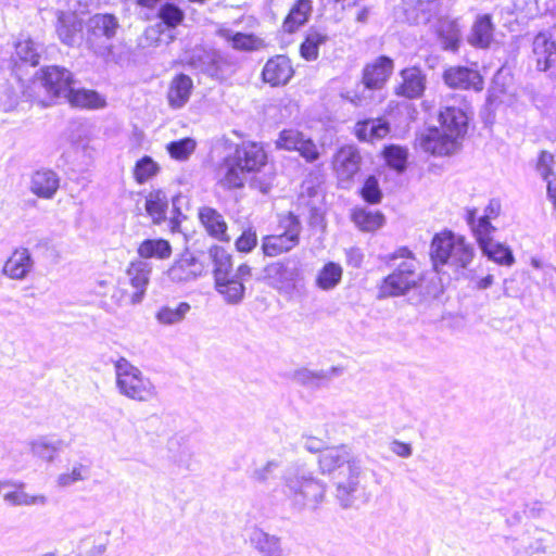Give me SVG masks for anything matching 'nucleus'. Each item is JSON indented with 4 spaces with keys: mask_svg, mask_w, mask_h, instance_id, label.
Returning a JSON list of instances; mask_svg holds the SVG:
<instances>
[{
    "mask_svg": "<svg viewBox=\"0 0 556 556\" xmlns=\"http://www.w3.org/2000/svg\"><path fill=\"white\" fill-rule=\"evenodd\" d=\"M317 463L321 475L331 476L338 472L334 497L343 509L353 507L365 490L362 484V462L348 445L342 444L326 447L318 455Z\"/></svg>",
    "mask_w": 556,
    "mask_h": 556,
    "instance_id": "f257e3e1",
    "label": "nucleus"
},
{
    "mask_svg": "<svg viewBox=\"0 0 556 556\" xmlns=\"http://www.w3.org/2000/svg\"><path fill=\"white\" fill-rule=\"evenodd\" d=\"M326 492L327 484L304 468L289 469L283 477V493L295 513L318 509Z\"/></svg>",
    "mask_w": 556,
    "mask_h": 556,
    "instance_id": "f03ea898",
    "label": "nucleus"
},
{
    "mask_svg": "<svg viewBox=\"0 0 556 556\" xmlns=\"http://www.w3.org/2000/svg\"><path fill=\"white\" fill-rule=\"evenodd\" d=\"M383 260L392 271L379 286L380 298L401 296L419 286L421 277L417 271L418 263L407 248H400Z\"/></svg>",
    "mask_w": 556,
    "mask_h": 556,
    "instance_id": "7ed1b4c3",
    "label": "nucleus"
},
{
    "mask_svg": "<svg viewBox=\"0 0 556 556\" xmlns=\"http://www.w3.org/2000/svg\"><path fill=\"white\" fill-rule=\"evenodd\" d=\"M267 165V154L256 142H242L232 155L225 160L222 184L227 188L243 186L247 173L261 172Z\"/></svg>",
    "mask_w": 556,
    "mask_h": 556,
    "instance_id": "20e7f679",
    "label": "nucleus"
},
{
    "mask_svg": "<svg viewBox=\"0 0 556 556\" xmlns=\"http://www.w3.org/2000/svg\"><path fill=\"white\" fill-rule=\"evenodd\" d=\"M114 372L116 390L121 395L139 403L156 400V386L127 358L119 357L114 362Z\"/></svg>",
    "mask_w": 556,
    "mask_h": 556,
    "instance_id": "39448f33",
    "label": "nucleus"
},
{
    "mask_svg": "<svg viewBox=\"0 0 556 556\" xmlns=\"http://www.w3.org/2000/svg\"><path fill=\"white\" fill-rule=\"evenodd\" d=\"M473 256L471 247L465 243L463 237L452 232L434 236L431 243V257L439 270V265H448L455 269L466 267Z\"/></svg>",
    "mask_w": 556,
    "mask_h": 556,
    "instance_id": "423d86ee",
    "label": "nucleus"
},
{
    "mask_svg": "<svg viewBox=\"0 0 556 556\" xmlns=\"http://www.w3.org/2000/svg\"><path fill=\"white\" fill-rule=\"evenodd\" d=\"M263 275L271 288L283 294H292L304 280L302 264L298 257L271 262L264 267Z\"/></svg>",
    "mask_w": 556,
    "mask_h": 556,
    "instance_id": "0eeeda50",
    "label": "nucleus"
},
{
    "mask_svg": "<svg viewBox=\"0 0 556 556\" xmlns=\"http://www.w3.org/2000/svg\"><path fill=\"white\" fill-rule=\"evenodd\" d=\"M277 235L265 236L262 239V250L266 256L275 257L288 253L300 243L302 225L298 216L287 213L279 217Z\"/></svg>",
    "mask_w": 556,
    "mask_h": 556,
    "instance_id": "6e6552de",
    "label": "nucleus"
},
{
    "mask_svg": "<svg viewBox=\"0 0 556 556\" xmlns=\"http://www.w3.org/2000/svg\"><path fill=\"white\" fill-rule=\"evenodd\" d=\"M86 28L87 40L94 47V52L102 56L110 54L111 41L121 29L118 18L110 13H97L88 18Z\"/></svg>",
    "mask_w": 556,
    "mask_h": 556,
    "instance_id": "1a4fd4ad",
    "label": "nucleus"
},
{
    "mask_svg": "<svg viewBox=\"0 0 556 556\" xmlns=\"http://www.w3.org/2000/svg\"><path fill=\"white\" fill-rule=\"evenodd\" d=\"M152 265L144 260H134L129 263L122 286L128 285L131 291L124 289L123 300L130 305L140 304L146 295L147 288L150 282Z\"/></svg>",
    "mask_w": 556,
    "mask_h": 556,
    "instance_id": "9d476101",
    "label": "nucleus"
},
{
    "mask_svg": "<svg viewBox=\"0 0 556 556\" xmlns=\"http://www.w3.org/2000/svg\"><path fill=\"white\" fill-rule=\"evenodd\" d=\"M393 71V61L388 56H379L372 63L367 64L363 71L362 91L356 90L351 101L356 105H363L371 90L381 89Z\"/></svg>",
    "mask_w": 556,
    "mask_h": 556,
    "instance_id": "9b49d317",
    "label": "nucleus"
},
{
    "mask_svg": "<svg viewBox=\"0 0 556 556\" xmlns=\"http://www.w3.org/2000/svg\"><path fill=\"white\" fill-rule=\"evenodd\" d=\"M72 74L63 67L49 66L42 70L37 84L42 87L51 100L64 98L70 92Z\"/></svg>",
    "mask_w": 556,
    "mask_h": 556,
    "instance_id": "f8f14e48",
    "label": "nucleus"
},
{
    "mask_svg": "<svg viewBox=\"0 0 556 556\" xmlns=\"http://www.w3.org/2000/svg\"><path fill=\"white\" fill-rule=\"evenodd\" d=\"M361 154L353 146H344L333 157V169L341 184L350 182L361 167Z\"/></svg>",
    "mask_w": 556,
    "mask_h": 556,
    "instance_id": "ddd939ff",
    "label": "nucleus"
},
{
    "mask_svg": "<svg viewBox=\"0 0 556 556\" xmlns=\"http://www.w3.org/2000/svg\"><path fill=\"white\" fill-rule=\"evenodd\" d=\"M400 77L402 81L395 87V94L407 99H418L424 94L427 77L419 67H406L401 71Z\"/></svg>",
    "mask_w": 556,
    "mask_h": 556,
    "instance_id": "4468645a",
    "label": "nucleus"
},
{
    "mask_svg": "<svg viewBox=\"0 0 556 556\" xmlns=\"http://www.w3.org/2000/svg\"><path fill=\"white\" fill-rule=\"evenodd\" d=\"M445 84L451 88L473 89L481 91L483 89V78L476 70L464 66H453L443 74Z\"/></svg>",
    "mask_w": 556,
    "mask_h": 556,
    "instance_id": "2eb2a0df",
    "label": "nucleus"
},
{
    "mask_svg": "<svg viewBox=\"0 0 556 556\" xmlns=\"http://www.w3.org/2000/svg\"><path fill=\"white\" fill-rule=\"evenodd\" d=\"M34 258L27 248L15 249L5 261L2 273L10 279L24 280L33 270Z\"/></svg>",
    "mask_w": 556,
    "mask_h": 556,
    "instance_id": "dca6fc26",
    "label": "nucleus"
},
{
    "mask_svg": "<svg viewBox=\"0 0 556 556\" xmlns=\"http://www.w3.org/2000/svg\"><path fill=\"white\" fill-rule=\"evenodd\" d=\"M59 188L60 176L52 169L40 168L30 176L29 190L40 199H53Z\"/></svg>",
    "mask_w": 556,
    "mask_h": 556,
    "instance_id": "f3484780",
    "label": "nucleus"
},
{
    "mask_svg": "<svg viewBox=\"0 0 556 556\" xmlns=\"http://www.w3.org/2000/svg\"><path fill=\"white\" fill-rule=\"evenodd\" d=\"M458 140L451 138L443 129H430L419 139V146L425 152L433 155H447L457 149Z\"/></svg>",
    "mask_w": 556,
    "mask_h": 556,
    "instance_id": "a211bd4d",
    "label": "nucleus"
},
{
    "mask_svg": "<svg viewBox=\"0 0 556 556\" xmlns=\"http://www.w3.org/2000/svg\"><path fill=\"white\" fill-rule=\"evenodd\" d=\"M27 444L34 457L47 463L54 462L56 456L70 446V443L65 440L52 435H39L31 439Z\"/></svg>",
    "mask_w": 556,
    "mask_h": 556,
    "instance_id": "6ab92c4d",
    "label": "nucleus"
},
{
    "mask_svg": "<svg viewBox=\"0 0 556 556\" xmlns=\"http://www.w3.org/2000/svg\"><path fill=\"white\" fill-rule=\"evenodd\" d=\"M292 75L291 62L285 55H276L269 59L262 72L264 81L271 86L286 85Z\"/></svg>",
    "mask_w": 556,
    "mask_h": 556,
    "instance_id": "aec40b11",
    "label": "nucleus"
},
{
    "mask_svg": "<svg viewBox=\"0 0 556 556\" xmlns=\"http://www.w3.org/2000/svg\"><path fill=\"white\" fill-rule=\"evenodd\" d=\"M439 118L441 129L446 131L451 138L458 140L466 134L468 117L463 109L445 105L441 110Z\"/></svg>",
    "mask_w": 556,
    "mask_h": 556,
    "instance_id": "412c9836",
    "label": "nucleus"
},
{
    "mask_svg": "<svg viewBox=\"0 0 556 556\" xmlns=\"http://www.w3.org/2000/svg\"><path fill=\"white\" fill-rule=\"evenodd\" d=\"M203 264L190 253H184L168 269V277L173 281H189L202 275Z\"/></svg>",
    "mask_w": 556,
    "mask_h": 556,
    "instance_id": "4be33fe9",
    "label": "nucleus"
},
{
    "mask_svg": "<svg viewBox=\"0 0 556 556\" xmlns=\"http://www.w3.org/2000/svg\"><path fill=\"white\" fill-rule=\"evenodd\" d=\"M199 219L212 238L223 242L230 241L227 223L218 211L210 206H203L199 210Z\"/></svg>",
    "mask_w": 556,
    "mask_h": 556,
    "instance_id": "5701e85b",
    "label": "nucleus"
},
{
    "mask_svg": "<svg viewBox=\"0 0 556 556\" xmlns=\"http://www.w3.org/2000/svg\"><path fill=\"white\" fill-rule=\"evenodd\" d=\"M533 54L535 68L539 72L548 71L554 64L556 41L544 33L538 34L533 41Z\"/></svg>",
    "mask_w": 556,
    "mask_h": 556,
    "instance_id": "b1692460",
    "label": "nucleus"
},
{
    "mask_svg": "<svg viewBox=\"0 0 556 556\" xmlns=\"http://www.w3.org/2000/svg\"><path fill=\"white\" fill-rule=\"evenodd\" d=\"M216 34L238 51L252 52L257 51L265 46L264 40L253 34L233 31L224 27L219 28Z\"/></svg>",
    "mask_w": 556,
    "mask_h": 556,
    "instance_id": "393cba45",
    "label": "nucleus"
},
{
    "mask_svg": "<svg viewBox=\"0 0 556 556\" xmlns=\"http://www.w3.org/2000/svg\"><path fill=\"white\" fill-rule=\"evenodd\" d=\"M193 89L192 79L185 74H179L170 81L167 100L173 109H181L189 101Z\"/></svg>",
    "mask_w": 556,
    "mask_h": 556,
    "instance_id": "a878e982",
    "label": "nucleus"
},
{
    "mask_svg": "<svg viewBox=\"0 0 556 556\" xmlns=\"http://www.w3.org/2000/svg\"><path fill=\"white\" fill-rule=\"evenodd\" d=\"M249 541L264 556H282L280 539L260 528L255 527L250 530Z\"/></svg>",
    "mask_w": 556,
    "mask_h": 556,
    "instance_id": "bb28decb",
    "label": "nucleus"
},
{
    "mask_svg": "<svg viewBox=\"0 0 556 556\" xmlns=\"http://www.w3.org/2000/svg\"><path fill=\"white\" fill-rule=\"evenodd\" d=\"M65 99L76 108L80 109H102L106 105L105 98L102 97L94 90H89L85 88L74 89L71 87L70 92L66 94Z\"/></svg>",
    "mask_w": 556,
    "mask_h": 556,
    "instance_id": "cd10ccee",
    "label": "nucleus"
},
{
    "mask_svg": "<svg viewBox=\"0 0 556 556\" xmlns=\"http://www.w3.org/2000/svg\"><path fill=\"white\" fill-rule=\"evenodd\" d=\"M81 30V22L78 16L72 12H59L56 33L60 40L67 45L73 46L77 34Z\"/></svg>",
    "mask_w": 556,
    "mask_h": 556,
    "instance_id": "c85d7f7f",
    "label": "nucleus"
},
{
    "mask_svg": "<svg viewBox=\"0 0 556 556\" xmlns=\"http://www.w3.org/2000/svg\"><path fill=\"white\" fill-rule=\"evenodd\" d=\"M389 134V125L381 118L358 122L355 126V135L362 141L382 139Z\"/></svg>",
    "mask_w": 556,
    "mask_h": 556,
    "instance_id": "c756f323",
    "label": "nucleus"
},
{
    "mask_svg": "<svg viewBox=\"0 0 556 556\" xmlns=\"http://www.w3.org/2000/svg\"><path fill=\"white\" fill-rule=\"evenodd\" d=\"M240 67L239 60L231 54L215 50L213 66L211 67V77L224 80L237 73Z\"/></svg>",
    "mask_w": 556,
    "mask_h": 556,
    "instance_id": "7c9ffc66",
    "label": "nucleus"
},
{
    "mask_svg": "<svg viewBox=\"0 0 556 556\" xmlns=\"http://www.w3.org/2000/svg\"><path fill=\"white\" fill-rule=\"evenodd\" d=\"M137 253L138 260H167L172 255V247L165 239H146L139 244Z\"/></svg>",
    "mask_w": 556,
    "mask_h": 556,
    "instance_id": "2f4dec72",
    "label": "nucleus"
},
{
    "mask_svg": "<svg viewBox=\"0 0 556 556\" xmlns=\"http://www.w3.org/2000/svg\"><path fill=\"white\" fill-rule=\"evenodd\" d=\"M340 369L331 367L329 370L313 371L306 368L296 370L294 372L295 382L306 387H320L325 382L329 381L333 376L340 374Z\"/></svg>",
    "mask_w": 556,
    "mask_h": 556,
    "instance_id": "473e14b6",
    "label": "nucleus"
},
{
    "mask_svg": "<svg viewBox=\"0 0 556 556\" xmlns=\"http://www.w3.org/2000/svg\"><path fill=\"white\" fill-rule=\"evenodd\" d=\"M343 269L341 265L334 262L326 263L316 276V286L324 290L329 291L334 289L341 281Z\"/></svg>",
    "mask_w": 556,
    "mask_h": 556,
    "instance_id": "72a5a7b5",
    "label": "nucleus"
},
{
    "mask_svg": "<svg viewBox=\"0 0 556 556\" xmlns=\"http://www.w3.org/2000/svg\"><path fill=\"white\" fill-rule=\"evenodd\" d=\"M17 490L8 492L3 495V500L12 506H45L48 502L43 494L30 495L26 493L24 483L14 484Z\"/></svg>",
    "mask_w": 556,
    "mask_h": 556,
    "instance_id": "f704fd0d",
    "label": "nucleus"
},
{
    "mask_svg": "<svg viewBox=\"0 0 556 556\" xmlns=\"http://www.w3.org/2000/svg\"><path fill=\"white\" fill-rule=\"evenodd\" d=\"M437 33L444 49L456 51L459 45L460 31L456 21L441 18L438 22Z\"/></svg>",
    "mask_w": 556,
    "mask_h": 556,
    "instance_id": "c9c22d12",
    "label": "nucleus"
},
{
    "mask_svg": "<svg viewBox=\"0 0 556 556\" xmlns=\"http://www.w3.org/2000/svg\"><path fill=\"white\" fill-rule=\"evenodd\" d=\"M313 10L311 0H298L285 21V28L292 33L304 25Z\"/></svg>",
    "mask_w": 556,
    "mask_h": 556,
    "instance_id": "e433bc0d",
    "label": "nucleus"
},
{
    "mask_svg": "<svg viewBox=\"0 0 556 556\" xmlns=\"http://www.w3.org/2000/svg\"><path fill=\"white\" fill-rule=\"evenodd\" d=\"M208 255L214 264L215 281H219L230 276L232 266L231 256L224 248L213 245L208 250Z\"/></svg>",
    "mask_w": 556,
    "mask_h": 556,
    "instance_id": "4c0bfd02",
    "label": "nucleus"
},
{
    "mask_svg": "<svg viewBox=\"0 0 556 556\" xmlns=\"http://www.w3.org/2000/svg\"><path fill=\"white\" fill-rule=\"evenodd\" d=\"M216 288L217 291L224 295L225 301L228 304L240 303L243 299L245 290L243 282L230 276L219 281H216Z\"/></svg>",
    "mask_w": 556,
    "mask_h": 556,
    "instance_id": "58836bf2",
    "label": "nucleus"
},
{
    "mask_svg": "<svg viewBox=\"0 0 556 556\" xmlns=\"http://www.w3.org/2000/svg\"><path fill=\"white\" fill-rule=\"evenodd\" d=\"M187 302H180L176 307L162 306L155 314V319L164 326H172L181 323L190 311Z\"/></svg>",
    "mask_w": 556,
    "mask_h": 556,
    "instance_id": "ea45409f",
    "label": "nucleus"
},
{
    "mask_svg": "<svg viewBox=\"0 0 556 556\" xmlns=\"http://www.w3.org/2000/svg\"><path fill=\"white\" fill-rule=\"evenodd\" d=\"M477 210L468 211L467 223L479 243L483 255H486V214L477 215Z\"/></svg>",
    "mask_w": 556,
    "mask_h": 556,
    "instance_id": "a19ab883",
    "label": "nucleus"
},
{
    "mask_svg": "<svg viewBox=\"0 0 556 556\" xmlns=\"http://www.w3.org/2000/svg\"><path fill=\"white\" fill-rule=\"evenodd\" d=\"M167 199L162 191L151 192L146 201V210L154 224H161L165 219Z\"/></svg>",
    "mask_w": 556,
    "mask_h": 556,
    "instance_id": "79ce46f5",
    "label": "nucleus"
},
{
    "mask_svg": "<svg viewBox=\"0 0 556 556\" xmlns=\"http://www.w3.org/2000/svg\"><path fill=\"white\" fill-rule=\"evenodd\" d=\"M353 220L364 231H374L384 223V216L378 211L358 210L353 214Z\"/></svg>",
    "mask_w": 556,
    "mask_h": 556,
    "instance_id": "37998d69",
    "label": "nucleus"
},
{
    "mask_svg": "<svg viewBox=\"0 0 556 556\" xmlns=\"http://www.w3.org/2000/svg\"><path fill=\"white\" fill-rule=\"evenodd\" d=\"M328 36L318 30L308 31L304 42L301 45V55L307 61H314L318 58L319 46L326 43Z\"/></svg>",
    "mask_w": 556,
    "mask_h": 556,
    "instance_id": "c03bdc74",
    "label": "nucleus"
},
{
    "mask_svg": "<svg viewBox=\"0 0 556 556\" xmlns=\"http://www.w3.org/2000/svg\"><path fill=\"white\" fill-rule=\"evenodd\" d=\"M215 58L214 49L195 48L189 58V64L195 70L211 76V67Z\"/></svg>",
    "mask_w": 556,
    "mask_h": 556,
    "instance_id": "a18cd8bd",
    "label": "nucleus"
},
{
    "mask_svg": "<svg viewBox=\"0 0 556 556\" xmlns=\"http://www.w3.org/2000/svg\"><path fill=\"white\" fill-rule=\"evenodd\" d=\"M15 51L22 61L30 65L35 66L39 63L40 46L31 39H21L15 46Z\"/></svg>",
    "mask_w": 556,
    "mask_h": 556,
    "instance_id": "49530a36",
    "label": "nucleus"
},
{
    "mask_svg": "<svg viewBox=\"0 0 556 556\" xmlns=\"http://www.w3.org/2000/svg\"><path fill=\"white\" fill-rule=\"evenodd\" d=\"M157 17L161 20L159 24H162V27L165 25L168 28H175L184 21L185 13L174 3H165L159 9Z\"/></svg>",
    "mask_w": 556,
    "mask_h": 556,
    "instance_id": "de8ad7c7",
    "label": "nucleus"
},
{
    "mask_svg": "<svg viewBox=\"0 0 556 556\" xmlns=\"http://www.w3.org/2000/svg\"><path fill=\"white\" fill-rule=\"evenodd\" d=\"M197 142L192 138H184L172 141L166 146L169 155L178 161H186L194 152Z\"/></svg>",
    "mask_w": 556,
    "mask_h": 556,
    "instance_id": "09e8293b",
    "label": "nucleus"
},
{
    "mask_svg": "<svg viewBox=\"0 0 556 556\" xmlns=\"http://www.w3.org/2000/svg\"><path fill=\"white\" fill-rule=\"evenodd\" d=\"M159 165L150 156H143L135 166L134 177L138 184H144L159 172Z\"/></svg>",
    "mask_w": 556,
    "mask_h": 556,
    "instance_id": "8fccbe9b",
    "label": "nucleus"
},
{
    "mask_svg": "<svg viewBox=\"0 0 556 556\" xmlns=\"http://www.w3.org/2000/svg\"><path fill=\"white\" fill-rule=\"evenodd\" d=\"M89 475V468L88 466L76 463L71 471L63 472L58 476L56 483L61 488H67L73 485L76 482L84 481L88 478Z\"/></svg>",
    "mask_w": 556,
    "mask_h": 556,
    "instance_id": "3c124183",
    "label": "nucleus"
},
{
    "mask_svg": "<svg viewBox=\"0 0 556 556\" xmlns=\"http://www.w3.org/2000/svg\"><path fill=\"white\" fill-rule=\"evenodd\" d=\"M407 155V150L399 146H389L384 149L388 165L397 172L406 168Z\"/></svg>",
    "mask_w": 556,
    "mask_h": 556,
    "instance_id": "603ef678",
    "label": "nucleus"
},
{
    "mask_svg": "<svg viewBox=\"0 0 556 556\" xmlns=\"http://www.w3.org/2000/svg\"><path fill=\"white\" fill-rule=\"evenodd\" d=\"M305 136L295 129H285L279 134L276 146L279 149L296 151Z\"/></svg>",
    "mask_w": 556,
    "mask_h": 556,
    "instance_id": "864d4df0",
    "label": "nucleus"
},
{
    "mask_svg": "<svg viewBox=\"0 0 556 556\" xmlns=\"http://www.w3.org/2000/svg\"><path fill=\"white\" fill-rule=\"evenodd\" d=\"M280 467L277 459H270L261 466H256L249 473L252 481L256 483H266Z\"/></svg>",
    "mask_w": 556,
    "mask_h": 556,
    "instance_id": "5fc2aeb1",
    "label": "nucleus"
},
{
    "mask_svg": "<svg viewBox=\"0 0 556 556\" xmlns=\"http://www.w3.org/2000/svg\"><path fill=\"white\" fill-rule=\"evenodd\" d=\"M486 15H481L472 25L471 31L468 35V42L473 47H486Z\"/></svg>",
    "mask_w": 556,
    "mask_h": 556,
    "instance_id": "6e6d98bb",
    "label": "nucleus"
},
{
    "mask_svg": "<svg viewBox=\"0 0 556 556\" xmlns=\"http://www.w3.org/2000/svg\"><path fill=\"white\" fill-rule=\"evenodd\" d=\"M363 199L371 204L379 203L382 198V192L379 188V182L375 176H369L362 188Z\"/></svg>",
    "mask_w": 556,
    "mask_h": 556,
    "instance_id": "4d7b16f0",
    "label": "nucleus"
},
{
    "mask_svg": "<svg viewBox=\"0 0 556 556\" xmlns=\"http://www.w3.org/2000/svg\"><path fill=\"white\" fill-rule=\"evenodd\" d=\"M489 258L504 266H510L515 261L511 250L502 244L489 247Z\"/></svg>",
    "mask_w": 556,
    "mask_h": 556,
    "instance_id": "13d9d810",
    "label": "nucleus"
},
{
    "mask_svg": "<svg viewBox=\"0 0 556 556\" xmlns=\"http://www.w3.org/2000/svg\"><path fill=\"white\" fill-rule=\"evenodd\" d=\"M257 244V236L255 230L249 228L244 230L236 240V248L240 252H251Z\"/></svg>",
    "mask_w": 556,
    "mask_h": 556,
    "instance_id": "bf43d9fd",
    "label": "nucleus"
},
{
    "mask_svg": "<svg viewBox=\"0 0 556 556\" xmlns=\"http://www.w3.org/2000/svg\"><path fill=\"white\" fill-rule=\"evenodd\" d=\"M296 151L308 163L317 161L320 155L316 143L307 137L303 138L302 143L299 146Z\"/></svg>",
    "mask_w": 556,
    "mask_h": 556,
    "instance_id": "052dcab7",
    "label": "nucleus"
},
{
    "mask_svg": "<svg viewBox=\"0 0 556 556\" xmlns=\"http://www.w3.org/2000/svg\"><path fill=\"white\" fill-rule=\"evenodd\" d=\"M554 155L547 151H542L536 161V169L545 180L553 175Z\"/></svg>",
    "mask_w": 556,
    "mask_h": 556,
    "instance_id": "680f3d73",
    "label": "nucleus"
},
{
    "mask_svg": "<svg viewBox=\"0 0 556 556\" xmlns=\"http://www.w3.org/2000/svg\"><path fill=\"white\" fill-rule=\"evenodd\" d=\"M390 451L403 458L410 457L413 454L412 445L399 440H393L390 443Z\"/></svg>",
    "mask_w": 556,
    "mask_h": 556,
    "instance_id": "e2e57ef3",
    "label": "nucleus"
},
{
    "mask_svg": "<svg viewBox=\"0 0 556 556\" xmlns=\"http://www.w3.org/2000/svg\"><path fill=\"white\" fill-rule=\"evenodd\" d=\"M303 446L306 451L311 453H318L319 455L321 454V451L326 448L324 441L314 437L305 438Z\"/></svg>",
    "mask_w": 556,
    "mask_h": 556,
    "instance_id": "0e129e2a",
    "label": "nucleus"
},
{
    "mask_svg": "<svg viewBox=\"0 0 556 556\" xmlns=\"http://www.w3.org/2000/svg\"><path fill=\"white\" fill-rule=\"evenodd\" d=\"M163 31L162 24H156L154 26H150L146 29L144 36L148 40L153 43H157L160 41V36Z\"/></svg>",
    "mask_w": 556,
    "mask_h": 556,
    "instance_id": "69168bd1",
    "label": "nucleus"
},
{
    "mask_svg": "<svg viewBox=\"0 0 556 556\" xmlns=\"http://www.w3.org/2000/svg\"><path fill=\"white\" fill-rule=\"evenodd\" d=\"M251 276V267L247 264H241L235 274L230 273V277L240 280L243 282V280L248 279Z\"/></svg>",
    "mask_w": 556,
    "mask_h": 556,
    "instance_id": "338daca9",
    "label": "nucleus"
},
{
    "mask_svg": "<svg viewBox=\"0 0 556 556\" xmlns=\"http://www.w3.org/2000/svg\"><path fill=\"white\" fill-rule=\"evenodd\" d=\"M108 548V542L94 543L86 553V556H103Z\"/></svg>",
    "mask_w": 556,
    "mask_h": 556,
    "instance_id": "774afa93",
    "label": "nucleus"
}]
</instances>
